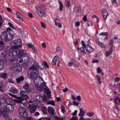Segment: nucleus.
I'll return each mask as SVG.
<instances>
[{
  "instance_id": "f257e3e1",
  "label": "nucleus",
  "mask_w": 120,
  "mask_h": 120,
  "mask_svg": "<svg viewBox=\"0 0 120 120\" xmlns=\"http://www.w3.org/2000/svg\"><path fill=\"white\" fill-rule=\"evenodd\" d=\"M22 44V41L20 39L11 41L10 45L12 50V54L14 56H18V48H19Z\"/></svg>"
},
{
  "instance_id": "f03ea898",
  "label": "nucleus",
  "mask_w": 120,
  "mask_h": 120,
  "mask_svg": "<svg viewBox=\"0 0 120 120\" xmlns=\"http://www.w3.org/2000/svg\"><path fill=\"white\" fill-rule=\"evenodd\" d=\"M12 31L10 28H8L6 31L2 33L0 36L1 40L5 42L11 40L13 37V36L11 33Z\"/></svg>"
},
{
  "instance_id": "7ed1b4c3",
  "label": "nucleus",
  "mask_w": 120,
  "mask_h": 120,
  "mask_svg": "<svg viewBox=\"0 0 120 120\" xmlns=\"http://www.w3.org/2000/svg\"><path fill=\"white\" fill-rule=\"evenodd\" d=\"M27 93L25 92L24 90L21 91L20 93V97H18L17 98V99H18V100H17V102L21 103L20 106H21V105L22 106V105H24V104L22 103V101L26 100L28 99Z\"/></svg>"
},
{
  "instance_id": "20e7f679",
  "label": "nucleus",
  "mask_w": 120,
  "mask_h": 120,
  "mask_svg": "<svg viewBox=\"0 0 120 120\" xmlns=\"http://www.w3.org/2000/svg\"><path fill=\"white\" fill-rule=\"evenodd\" d=\"M9 70L11 71L13 70L14 71H17L20 72L22 71V68L20 66H17L15 63H12L9 68Z\"/></svg>"
},
{
  "instance_id": "39448f33",
  "label": "nucleus",
  "mask_w": 120,
  "mask_h": 120,
  "mask_svg": "<svg viewBox=\"0 0 120 120\" xmlns=\"http://www.w3.org/2000/svg\"><path fill=\"white\" fill-rule=\"evenodd\" d=\"M37 13L39 16L42 18H44L46 16V14L44 11L39 7L36 8Z\"/></svg>"
},
{
  "instance_id": "423d86ee",
  "label": "nucleus",
  "mask_w": 120,
  "mask_h": 120,
  "mask_svg": "<svg viewBox=\"0 0 120 120\" xmlns=\"http://www.w3.org/2000/svg\"><path fill=\"white\" fill-rule=\"evenodd\" d=\"M2 108L8 112H12L14 110L13 106L10 104H5L2 106Z\"/></svg>"
},
{
  "instance_id": "0eeeda50",
  "label": "nucleus",
  "mask_w": 120,
  "mask_h": 120,
  "mask_svg": "<svg viewBox=\"0 0 120 120\" xmlns=\"http://www.w3.org/2000/svg\"><path fill=\"white\" fill-rule=\"evenodd\" d=\"M34 82L35 85H40L44 82L42 79L39 76H37V77L35 78Z\"/></svg>"
},
{
  "instance_id": "6e6552de",
  "label": "nucleus",
  "mask_w": 120,
  "mask_h": 120,
  "mask_svg": "<svg viewBox=\"0 0 120 120\" xmlns=\"http://www.w3.org/2000/svg\"><path fill=\"white\" fill-rule=\"evenodd\" d=\"M36 86L38 90L41 91L43 90L44 89V87H45L46 86V83L45 82H44L40 85H36Z\"/></svg>"
},
{
  "instance_id": "1a4fd4ad",
  "label": "nucleus",
  "mask_w": 120,
  "mask_h": 120,
  "mask_svg": "<svg viewBox=\"0 0 120 120\" xmlns=\"http://www.w3.org/2000/svg\"><path fill=\"white\" fill-rule=\"evenodd\" d=\"M23 89L25 90V92L27 93H30L31 91V89L30 87L29 84L27 83H26L23 87Z\"/></svg>"
},
{
  "instance_id": "9d476101",
  "label": "nucleus",
  "mask_w": 120,
  "mask_h": 120,
  "mask_svg": "<svg viewBox=\"0 0 120 120\" xmlns=\"http://www.w3.org/2000/svg\"><path fill=\"white\" fill-rule=\"evenodd\" d=\"M38 73V71H32L30 74V78L32 79L37 77V74Z\"/></svg>"
},
{
  "instance_id": "9b49d317",
  "label": "nucleus",
  "mask_w": 120,
  "mask_h": 120,
  "mask_svg": "<svg viewBox=\"0 0 120 120\" xmlns=\"http://www.w3.org/2000/svg\"><path fill=\"white\" fill-rule=\"evenodd\" d=\"M16 15L17 16V17L16 18V20L20 22H22L23 21V20L21 18V17L22 16V14L19 13L18 12H16Z\"/></svg>"
},
{
  "instance_id": "f8f14e48",
  "label": "nucleus",
  "mask_w": 120,
  "mask_h": 120,
  "mask_svg": "<svg viewBox=\"0 0 120 120\" xmlns=\"http://www.w3.org/2000/svg\"><path fill=\"white\" fill-rule=\"evenodd\" d=\"M102 12L103 17L105 20H106L107 16L108 15V13L107 12L105 8H103L101 10Z\"/></svg>"
},
{
  "instance_id": "ddd939ff",
  "label": "nucleus",
  "mask_w": 120,
  "mask_h": 120,
  "mask_svg": "<svg viewBox=\"0 0 120 120\" xmlns=\"http://www.w3.org/2000/svg\"><path fill=\"white\" fill-rule=\"evenodd\" d=\"M36 108L35 105H29L28 107V109L31 113L34 112L36 109Z\"/></svg>"
},
{
  "instance_id": "4468645a",
  "label": "nucleus",
  "mask_w": 120,
  "mask_h": 120,
  "mask_svg": "<svg viewBox=\"0 0 120 120\" xmlns=\"http://www.w3.org/2000/svg\"><path fill=\"white\" fill-rule=\"evenodd\" d=\"M58 56H56L53 58V60H50L49 63L50 64L55 65L56 64V62L58 60Z\"/></svg>"
},
{
  "instance_id": "2eb2a0df",
  "label": "nucleus",
  "mask_w": 120,
  "mask_h": 120,
  "mask_svg": "<svg viewBox=\"0 0 120 120\" xmlns=\"http://www.w3.org/2000/svg\"><path fill=\"white\" fill-rule=\"evenodd\" d=\"M48 112L51 115L54 116V114L55 110L52 107H49L47 109Z\"/></svg>"
},
{
  "instance_id": "dca6fc26",
  "label": "nucleus",
  "mask_w": 120,
  "mask_h": 120,
  "mask_svg": "<svg viewBox=\"0 0 120 120\" xmlns=\"http://www.w3.org/2000/svg\"><path fill=\"white\" fill-rule=\"evenodd\" d=\"M2 109L1 112V115L4 117H8V112L4 109Z\"/></svg>"
},
{
  "instance_id": "f3484780",
  "label": "nucleus",
  "mask_w": 120,
  "mask_h": 120,
  "mask_svg": "<svg viewBox=\"0 0 120 120\" xmlns=\"http://www.w3.org/2000/svg\"><path fill=\"white\" fill-rule=\"evenodd\" d=\"M86 45L87 46H86L84 48H85L87 52L90 53L93 51L94 49L91 47L87 45Z\"/></svg>"
},
{
  "instance_id": "a211bd4d",
  "label": "nucleus",
  "mask_w": 120,
  "mask_h": 120,
  "mask_svg": "<svg viewBox=\"0 0 120 120\" xmlns=\"http://www.w3.org/2000/svg\"><path fill=\"white\" fill-rule=\"evenodd\" d=\"M55 24L56 26L59 27L61 28L62 25L60 23V21L59 20L56 18L54 20Z\"/></svg>"
},
{
  "instance_id": "6ab92c4d",
  "label": "nucleus",
  "mask_w": 120,
  "mask_h": 120,
  "mask_svg": "<svg viewBox=\"0 0 120 120\" xmlns=\"http://www.w3.org/2000/svg\"><path fill=\"white\" fill-rule=\"evenodd\" d=\"M26 110L25 108L22 107H21L19 109L18 112L19 114L21 116Z\"/></svg>"
},
{
  "instance_id": "aec40b11",
  "label": "nucleus",
  "mask_w": 120,
  "mask_h": 120,
  "mask_svg": "<svg viewBox=\"0 0 120 120\" xmlns=\"http://www.w3.org/2000/svg\"><path fill=\"white\" fill-rule=\"evenodd\" d=\"M6 101V103L8 104L11 105L13 104V100L11 98H9L7 99Z\"/></svg>"
},
{
  "instance_id": "412c9836",
  "label": "nucleus",
  "mask_w": 120,
  "mask_h": 120,
  "mask_svg": "<svg viewBox=\"0 0 120 120\" xmlns=\"http://www.w3.org/2000/svg\"><path fill=\"white\" fill-rule=\"evenodd\" d=\"M95 41L96 43H97L99 45L101 46V47L103 48H104L105 47V45L103 43L100 42L98 40H96Z\"/></svg>"
},
{
  "instance_id": "4be33fe9",
  "label": "nucleus",
  "mask_w": 120,
  "mask_h": 120,
  "mask_svg": "<svg viewBox=\"0 0 120 120\" xmlns=\"http://www.w3.org/2000/svg\"><path fill=\"white\" fill-rule=\"evenodd\" d=\"M0 76L1 78L5 79L7 76V73H1L0 74Z\"/></svg>"
},
{
  "instance_id": "5701e85b",
  "label": "nucleus",
  "mask_w": 120,
  "mask_h": 120,
  "mask_svg": "<svg viewBox=\"0 0 120 120\" xmlns=\"http://www.w3.org/2000/svg\"><path fill=\"white\" fill-rule=\"evenodd\" d=\"M4 61L0 59V70L3 68L4 65Z\"/></svg>"
},
{
  "instance_id": "b1692460",
  "label": "nucleus",
  "mask_w": 120,
  "mask_h": 120,
  "mask_svg": "<svg viewBox=\"0 0 120 120\" xmlns=\"http://www.w3.org/2000/svg\"><path fill=\"white\" fill-rule=\"evenodd\" d=\"M18 55L19 56H21L23 54L24 52V51L22 49H19L18 48Z\"/></svg>"
},
{
  "instance_id": "393cba45",
  "label": "nucleus",
  "mask_w": 120,
  "mask_h": 120,
  "mask_svg": "<svg viewBox=\"0 0 120 120\" xmlns=\"http://www.w3.org/2000/svg\"><path fill=\"white\" fill-rule=\"evenodd\" d=\"M80 112L79 115L80 116H83L85 114V112L84 111L83 108H81L80 109Z\"/></svg>"
},
{
  "instance_id": "a878e982",
  "label": "nucleus",
  "mask_w": 120,
  "mask_h": 120,
  "mask_svg": "<svg viewBox=\"0 0 120 120\" xmlns=\"http://www.w3.org/2000/svg\"><path fill=\"white\" fill-rule=\"evenodd\" d=\"M36 65L41 69H44L45 67L44 64L40 62L39 63L37 64Z\"/></svg>"
},
{
  "instance_id": "bb28decb",
  "label": "nucleus",
  "mask_w": 120,
  "mask_h": 120,
  "mask_svg": "<svg viewBox=\"0 0 120 120\" xmlns=\"http://www.w3.org/2000/svg\"><path fill=\"white\" fill-rule=\"evenodd\" d=\"M24 78L22 76H21L19 78L16 79V81L17 83H20L21 81H23L24 80Z\"/></svg>"
},
{
  "instance_id": "cd10ccee",
  "label": "nucleus",
  "mask_w": 120,
  "mask_h": 120,
  "mask_svg": "<svg viewBox=\"0 0 120 120\" xmlns=\"http://www.w3.org/2000/svg\"><path fill=\"white\" fill-rule=\"evenodd\" d=\"M37 68L34 65H32L29 69V70H31L33 71H38Z\"/></svg>"
},
{
  "instance_id": "c85d7f7f",
  "label": "nucleus",
  "mask_w": 120,
  "mask_h": 120,
  "mask_svg": "<svg viewBox=\"0 0 120 120\" xmlns=\"http://www.w3.org/2000/svg\"><path fill=\"white\" fill-rule=\"evenodd\" d=\"M21 116L23 118H26L28 117L29 114H28L26 110Z\"/></svg>"
},
{
  "instance_id": "c756f323",
  "label": "nucleus",
  "mask_w": 120,
  "mask_h": 120,
  "mask_svg": "<svg viewBox=\"0 0 120 120\" xmlns=\"http://www.w3.org/2000/svg\"><path fill=\"white\" fill-rule=\"evenodd\" d=\"M10 90L11 91L13 94H17L18 93V90L15 88L11 87Z\"/></svg>"
},
{
  "instance_id": "7c9ffc66",
  "label": "nucleus",
  "mask_w": 120,
  "mask_h": 120,
  "mask_svg": "<svg viewBox=\"0 0 120 120\" xmlns=\"http://www.w3.org/2000/svg\"><path fill=\"white\" fill-rule=\"evenodd\" d=\"M113 50L112 49H110L109 51L106 52H105V55L107 57L110 55L112 53Z\"/></svg>"
},
{
  "instance_id": "2f4dec72",
  "label": "nucleus",
  "mask_w": 120,
  "mask_h": 120,
  "mask_svg": "<svg viewBox=\"0 0 120 120\" xmlns=\"http://www.w3.org/2000/svg\"><path fill=\"white\" fill-rule=\"evenodd\" d=\"M42 111L43 114H46L47 113L46 108L45 107H43L41 108V109Z\"/></svg>"
},
{
  "instance_id": "473e14b6",
  "label": "nucleus",
  "mask_w": 120,
  "mask_h": 120,
  "mask_svg": "<svg viewBox=\"0 0 120 120\" xmlns=\"http://www.w3.org/2000/svg\"><path fill=\"white\" fill-rule=\"evenodd\" d=\"M115 103L116 105H118L120 103V98L117 97L115 99Z\"/></svg>"
},
{
  "instance_id": "72a5a7b5",
  "label": "nucleus",
  "mask_w": 120,
  "mask_h": 120,
  "mask_svg": "<svg viewBox=\"0 0 120 120\" xmlns=\"http://www.w3.org/2000/svg\"><path fill=\"white\" fill-rule=\"evenodd\" d=\"M28 45L29 48H31L34 51H36L35 48L32 44H28Z\"/></svg>"
},
{
  "instance_id": "f704fd0d",
  "label": "nucleus",
  "mask_w": 120,
  "mask_h": 120,
  "mask_svg": "<svg viewBox=\"0 0 120 120\" xmlns=\"http://www.w3.org/2000/svg\"><path fill=\"white\" fill-rule=\"evenodd\" d=\"M46 93L48 95L50 94L51 93V92L48 88L46 87L44 89Z\"/></svg>"
},
{
  "instance_id": "c9c22d12",
  "label": "nucleus",
  "mask_w": 120,
  "mask_h": 120,
  "mask_svg": "<svg viewBox=\"0 0 120 120\" xmlns=\"http://www.w3.org/2000/svg\"><path fill=\"white\" fill-rule=\"evenodd\" d=\"M96 77L97 79L98 80V83L99 84H101V78L100 76L98 75H96Z\"/></svg>"
},
{
  "instance_id": "e433bc0d",
  "label": "nucleus",
  "mask_w": 120,
  "mask_h": 120,
  "mask_svg": "<svg viewBox=\"0 0 120 120\" xmlns=\"http://www.w3.org/2000/svg\"><path fill=\"white\" fill-rule=\"evenodd\" d=\"M51 119V118L50 117H49V118L47 117H45L44 118L42 117L39 118V120H50Z\"/></svg>"
},
{
  "instance_id": "4c0bfd02",
  "label": "nucleus",
  "mask_w": 120,
  "mask_h": 120,
  "mask_svg": "<svg viewBox=\"0 0 120 120\" xmlns=\"http://www.w3.org/2000/svg\"><path fill=\"white\" fill-rule=\"evenodd\" d=\"M20 56V57H19L17 59V62H19V63H21L22 62L23 60L22 59V57Z\"/></svg>"
},
{
  "instance_id": "58836bf2",
  "label": "nucleus",
  "mask_w": 120,
  "mask_h": 120,
  "mask_svg": "<svg viewBox=\"0 0 120 120\" xmlns=\"http://www.w3.org/2000/svg\"><path fill=\"white\" fill-rule=\"evenodd\" d=\"M18 30H19L20 32L22 34H23L24 33V29L22 27H19L18 28Z\"/></svg>"
},
{
  "instance_id": "ea45409f",
  "label": "nucleus",
  "mask_w": 120,
  "mask_h": 120,
  "mask_svg": "<svg viewBox=\"0 0 120 120\" xmlns=\"http://www.w3.org/2000/svg\"><path fill=\"white\" fill-rule=\"evenodd\" d=\"M54 118L56 120H64L62 118H60L58 116H54Z\"/></svg>"
},
{
  "instance_id": "a19ab883",
  "label": "nucleus",
  "mask_w": 120,
  "mask_h": 120,
  "mask_svg": "<svg viewBox=\"0 0 120 120\" xmlns=\"http://www.w3.org/2000/svg\"><path fill=\"white\" fill-rule=\"evenodd\" d=\"M109 34L108 32H106L105 33H101L100 34V35H101L102 36L105 35L106 36H107L109 35Z\"/></svg>"
},
{
  "instance_id": "79ce46f5",
  "label": "nucleus",
  "mask_w": 120,
  "mask_h": 120,
  "mask_svg": "<svg viewBox=\"0 0 120 120\" xmlns=\"http://www.w3.org/2000/svg\"><path fill=\"white\" fill-rule=\"evenodd\" d=\"M41 26L43 28H45L46 27V25L45 23L44 22H41Z\"/></svg>"
},
{
  "instance_id": "37998d69",
  "label": "nucleus",
  "mask_w": 120,
  "mask_h": 120,
  "mask_svg": "<svg viewBox=\"0 0 120 120\" xmlns=\"http://www.w3.org/2000/svg\"><path fill=\"white\" fill-rule=\"evenodd\" d=\"M21 56L22 58L23 57H26L27 59H28V55L26 53H23Z\"/></svg>"
},
{
  "instance_id": "c03bdc74",
  "label": "nucleus",
  "mask_w": 120,
  "mask_h": 120,
  "mask_svg": "<svg viewBox=\"0 0 120 120\" xmlns=\"http://www.w3.org/2000/svg\"><path fill=\"white\" fill-rule=\"evenodd\" d=\"M59 3L60 4V11H61L63 9V5L60 2H59Z\"/></svg>"
},
{
  "instance_id": "a18cd8bd",
  "label": "nucleus",
  "mask_w": 120,
  "mask_h": 120,
  "mask_svg": "<svg viewBox=\"0 0 120 120\" xmlns=\"http://www.w3.org/2000/svg\"><path fill=\"white\" fill-rule=\"evenodd\" d=\"M87 25L88 26H91L93 24L92 22L90 20H89L87 22Z\"/></svg>"
},
{
  "instance_id": "49530a36",
  "label": "nucleus",
  "mask_w": 120,
  "mask_h": 120,
  "mask_svg": "<svg viewBox=\"0 0 120 120\" xmlns=\"http://www.w3.org/2000/svg\"><path fill=\"white\" fill-rule=\"evenodd\" d=\"M80 49L81 50L82 52L83 53H84L83 55H85L86 53L85 52V50L84 49L83 47H81L80 48Z\"/></svg>"
},
{
  "instance_id": "de8ad7c7",
  "label": "nucleus",
  "mask_w": 120,
  "mask_h": 120,
  "mask_svg": "<svg viewBox=\"0 0 120 120\" xmlns=\"http://www.w3.org/2000/svg\"><path fill=\"white\" fill-rule=\"evenodd\" d=\"M65 4L66 6L67 7H69L70 6V2L69 1H68L67 0H66Z\"/></svg>"
},
{
  "instance_id": "09e8293b",
  "label": "nucleus",
  "mask_w": 120,
  "mask_h": 120,
  "mask_svg": "<svg viewBox=\"0 0 120 120\" xmlns=\"http://www.w3.org/2000/svg\"><path fill=\"white\" fill-rule=\"evenodd\" d=\"M61 111L63 113H64L65 112L64 107L63 106H61Z\"/></svg>"
},
{
  "instance_id": "8fccbe9b",
  "label": "nucleus",
  "mask_w": 120,
  "mask_h": 120,
  "mask_svg": "<svg viewBox=\"0 0 120 120\" xmlns=\"http://www.w3.org/2000/svg\"><path fill=\"white\" fill-rule=\"evenodd\" d=\"M11 48L10 47H8L6 49V51L7 52H9L10 53L11 52Z\"/></svg>"
},
{
  "instance_id": "3c124183",
  "label": "nucleus",
  "mask_w": 120,
  "mask_h": 120,
  "mask_svg": "<svg viewBox=\"0 0 120 120\" xmlns=\"http://www.w3.org/2000/svg\"><path fill=\"white\" fill-rule=\"evenodd\" d=\"M43 64L46 67V68H49V66L48 64H47V63L45 61H44L43 62Z\"/></svg>"
},
{
  "instance_id": "603ef678",
  "label": "nucleus",
  "mask_w": 120,
  "mask_h": 120,
  "mask_svg": "<svg viewBox=\"0 0 120 120\" xmlns=\"http://www.w3.org/2000/svg\"><path fill=\"white\" fill-rule=\"evenodd\" d=\"M97 71L98 73H100L101 72V70L99 67H98L97 68Z\"/></svg>"
},
{
  "instance_id": "864d4df0",
  "label": "nucleus",
  "mask_w": 120,
  "mask_h": 120,
  "mask_svg": "<svg viewBox=\"0 0 120 120\" xmlns=\"http://www.w3.org/2000/svg\"><path fill=\"white\" fill-rule=\"evenodd\" d=\"M56 50L57 52H60L61 50V49L59 47H57L56 48Z\"/></svg>"
},
{
  "instance_id": "5fc2aeb1",
  "label": "nucleus",
  "mask_w": 120,
  "mask_h": 120,
  "mask_svg": "<svg viewBox=\"0 0 120 120\" xmlns=\"http://www.w3.org/2000/svg\"><path fill=\"white\" fill-rule=\"evenodd\" d=\"M4 22V21L1 18V16L0 15V25H1V26L2 25V24Z\"/></svg>"
},
{
  "instance_id": "6e6d98bb",
  "label": "nucleus",
  "mask_w": 120,
  "mask_h": 120,
  "mask_svg": "<svg viewBox=\"0 0 120 120\" xmlns=\"http://www.w3.org/2000/svg\"><path fill=\"white\" fill-rule=\"evenodd\" d=\"M94 114V113H87V115L89 117H91Z\"/></svg>"
},
{
  "instance_id": "4d7b16f0",
  "label": "nucleus",
  "mask_w": 120,
  "mask_h": 120,
  "mask_svg": "<svg viewBox=\"0 0 120 120\" xmlns=\"http://www.w3.org/2000/svg\"><path fill=\"white\" fill-rule=\"evenodd\" d=\"M76 98L77 100H78L79 101H80L81 100V98L79 95L77 96Z\"/></svg>"
},
{
  "instance_id": "13d9d810",
  "label": "nucleus",
  "mask_w": 120,
  "mask_h": 120,
  "mask_svg": "<svg viewBox=\"0 0 120 120\" xmlns=\"http://www.w3.org/2000/svg\"><path fill=\"white\" fill-rule=\"evenodd\" d=\"M28 16L30 18H33V15L32 13L30 12L28 13Z\"/></svg>"
},
{
  "instance_id": "bf43d9fd",
  "label": "nucleus",
  "mask_w": 120,
  "mask_h": 120,
  "mask_svg": "<svg viewBox=\"0 0 120 120\" xmlns=\"http://www.w3.org/2000/svg\"><path fill=\"white\" fill-rule=\"evenodd\" d=\"M72 103L74 105L76 106H78L79 105V103L76 101H73Z\"/></svg>"
},
{
  "instance_id": "052dcab7",
  "label": "nucleus",
  "mask_w": 120,
  "mask_h": 120,
  "mask_svg": "<svg viewBox=\"0 0 120 120\" xmlns=\"http://www.w3.org/2000/svg\"><path fill=\"white\" fill-rule=\"evenodd\" d=\"M78 119L76 117L73 116L70 120H78Z\"/></svg>"
},
{
  "instance_id": "680f3d73",
  "label": "nucleus",
  "mask_w": 120,
  "mask_h": 120,
  "mask_svg": "<svg viewBox=\"0 0 120 120\" xmlns=\"http://www.w3.org/2000/svg\"><path fill=\"white\" fill-rule=\"evenodd\" d=\"M99 61L98 60H93L92 61V63H98L99 62Z\"/></svg>"
},
{
  "instance_id": "e2e57ef3",
  "label": "nucleus",
  "mask_w": 120,
  "mask_h": 120,
  "mask_svg": "<svg viewBox=\"0 0 120 120\" xmlns=\"http://www.w3.org/2000/svg\"><path fill=\"white\" fill-rule=\"evenodd\" d=\"M42 47L43 48H44V49H45L46 48V44H45V43H44V42H43L42 43Z\"/></svg>"
},
{
  "instance_id": "0e129e2a",
  "label": "nucleus",
  "mask_w": 120,
  "mask_h": 120,
  "mask_svg": "<svg viewBox=\"0 0 120 120\" xmlns=\"http://www.w3.org/2000/svg\"><path fill=\"white\" fill-rule=\"evenodd\" d=\"M73 64V62H70L68 64V66L70 67H71L72 66Z\"/></svg>"
},
{
  "instance_id": "69168bd1",
  "label": "nucleus",
  "mask_w": 120,
  "mask_h": 120,
  "mask_svg": "<svg viewBox=\"0 0 120 120\" xmlns=\"http://www.w3.org/2000/svg\"><path fill=\"white\" fill-rule=\"evenodd\" d=\"M120 84H117L116 85H114L113 86V87H115V88H119L120 87Z\"/></svg>"
},
{
  "instance_id": "338daca9",
  "label": "nucleus",
  "mask_w": 120,
  "mask_h": 120,
  "mask_svg": "<svg viewBox=\"0 0 120 120\" xmlns=\"http://www.w3.org/2000/svg\"><path fill=\"white\" fill-rule=\"evenodd\" d=\"M26 119V120H34L31 116L27 117Z\"/></svg>"
},
{
  "instance_id": "774afa93",
  "label": "nucleus",
  "mask_w": 120,
  "mask_h": 120,
  "mask_svg": "<svg viewBox=\"0 0 120 120\" xmlns=\"http://www.w3.org/2000/svg\"><path fill=\"white\" fill-rule=\"evenodd\" d=\"M120 80L119 78H116L114 79V81L115 82H117L119 81Z\"/></svg>"
}]
</instances>
